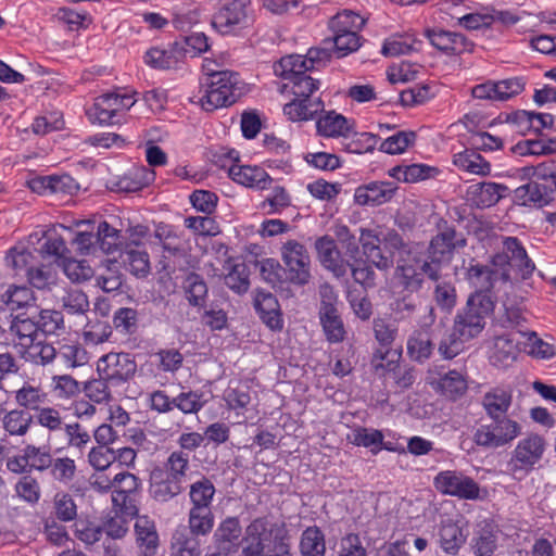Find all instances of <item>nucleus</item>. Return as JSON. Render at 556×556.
<instances>
[{
    "mask_svg": "<svg viewBox=\"0 0 556 556\" xmlns=\"http://www.w3.org/2000/svg\"><path fill=\"white\" fill-rule=\"evenodd\" d=\"M494 302L491 294L477 291L467 300L466 306L460 309L454 319L452 331L441 339L439 354L444 359L456 357L464 348V343L476 338L485 326V317L493 312Z\"/></svg>",
    "mask_w": 556,
    "mask_h": 556,
    "instance_id": "obj_1",
    "label": "nucleus"
},
{
    "mask_svg": "<svg viewBox=\"0 0 556 556\" xmlns=\"http://www.w3.org/2000/svg\"><path fill=\"white\" fill-rule=\"evenodd\" d=\"M203 67L207 75L206 88L199 100L203 110L212 112L229 106L244 93V84L237 73L218 71L217 64L211 60H205Z\"/></svg>",
    "mask_w": 556,
    "mask_h": 556,
    "instance_id": "obj_2",
    "label": "nucleus"
},
{
    "mask_svg": "<svg viewBox=\"0 0 556 556\" xmlns=\"http://www.w3.org/2000/svg\"><path fill=\"white\" fill-rule=\"evenodd\" d=\"M501 251L493 255L492 266L501 269V279L506 285L510 281L509 268L517 271L522 278H529L535 265L528 256L527 251L522 243L516 237H502Z\"/></svg>",
    "mask_w": 556,
    "mask_h": 556,
    "instance_id": "obj_3",
    "label": "nucleus"
},
{
    "mask_svg": "<svg viewBox=\"0 0 556 556\" xmlns=\"http://www.w3.org/2000/svg\"><path fill=\"white\" fill-rule=\"evenodd\" d=\"M490 422L479 425L472 440L479 447L495 450L510 445L520 434L521 425L507 416L490 418Z\"/></svg>",
    "mask_w": 556,
    "mask_h": 556,
    "instance_id": "obj_4",
    "label": "nucleus"
},
{
    "mask_svg": "<svg viewBox=\"0 0 556 556\" xmlns=\"http://www.w3.org/2000/svg\"><path fill=\"white\" fill-rule=\"evenodd\" d=\"M425 276L438 280L439 268L412 251L406 252V255H401L395 268V279L404 290L408 292L418 291L422 286Z\"/></svg>",
    "mask_w": 556,
    "mask_h": 556,
    "instance_id": "obj_5",
    "label": "nucleus"
},
{
    "mask_svg": "<svg viewBox=\"0 0 556 556\" xmlns=\"http://www.w3.org/2000/svg\"><path fill=\"white\" fill-rule=\"evenodd\" d=\"M287 539L285 525L267 517L253 520L247 528V546L244 556H263L266 547L275 542Z\"/></svg>",
    "mask_w": 556,
    "mask_h": 556,
    "instance_id": "obj_6",
    "label": "nucleus"
},
{
    "mask_svg": "<svg viewBox=\"0 0 556 556\" xmlns=\"http://www.w3.org/2000/svg\"><path fill=\"white\" fill-rule=\"evenodd\" d=\"M280 256L292 283L305 286L309 282L312 261L303 243L294 239L287 240L280 248Z\"/></svg>",
    "mask_w": 556,
    "mask_h": 556,
    "instance_id": "obj_7",
    "label": "nucleus"
},
{
    "mask_svg": "<svg viewBox=\"0 0 556 556\" xmlns=\"http://www.w3.org/2000/svg\"><path fill=\"white\" fill-rule=\"evenodd\" d=\"M248 0H218L212 26L223 35L236 34L248 26Z\"/></svg>",
    "mask_w": 556,
    "mask_h": 556,
    "instance_id": "obj_8",
    "label": "nucleus"
},
{
    "mask_svg": "<svg viewBox=\"0 0 556 556\" xmlns=\"http://www.w3.org/2000/svg\"><path fill=\"white\" fill-rule=\"evenodd\" d=\"M97 371L111 386H119L130 380L136 371L135 359L127 353H109L99 358Z\"/></svg>",
    "mask_w": 556,
    "mask_h": 556,
    "instance_id": "obj_9",
    "label": "nucleus"
},
{
    "mask_svg": "<svg viewBox=\"0 0 556 556\" xmlns=\"http://www.w3.org/2000/svg\"><path fill=\"white\" fill-rule=\"evenodd\" d=\"M437 491L462 500H477L480 494L478 483L457 470L440 471L433 479Z\"/></svg>",
    "mask_w": 556,
    "mask_h": 556,
    "instance_id": "obj_10",
    "label": "nucleus"
},
{
    "mask_svg": "<svg viewBox=\"0 0 556 556\" xmlns=\"http://www.w3.org/2000/svg\"><path fill=\"white\" fill-rule=\"evenodd\" d=\"M242 528L237 517H227L217 527L205 556H232L239 549Z\"/></svg>",
    "mask_w": 556,
    "mask_h": 556,
    "instance_id": "obj_11",
    "label": "nucleus"
},
{
    "mask_svg": "<svg viewBox=\"0 0 556 556\" xmlns=\"http://www.w3.org/2000/svg\"><path fill=\"white\" fill-rule=\"evenodd\" d=\"M546 446L547 443L542 435L538 433L527 434L518 441L511 453L510 465L513 469L531 470L543 458Z\"/></svg>",
    "mask_w": 556,
    "mask_h": 556,
    "instance_id": "obj_12",
    "label": "nucleus"
},
{
    "mask_svg": "<svg viewBox=\"0 0 556 556\" xmlns=\"http://www.w3.org/2000/svg\"><path fill=\"white\" fill-rule=\"evenodd\" d=\"M435 313L432 306L427 307V314L421 319V329L413 331L407 339V354L418 363L429 359L433 352V343L426 328L435 321Z\"/></svg>",
    "mask_w": 556,
    "mask_h": 556,
    "instance_id": "obj_13",
    "label": "nucleus"
},
{
    "mask_svg": "<svg viewBox=\"0 0 556 556\" xmlns=\"http://www.w3.org/2000/svg\"><path fill=\"white\" fill-rule=\"evenodd\" d=\"M513 388L510 386H493L481 396L480 404L489 418L506 416L513 405Z\"/></svg>",
    "mask_w": 556,
    "mask_h": 556,
    "instance_id": "obj_14",
    "label": "nucleus"
},
{
    "mask_svg": "<svg viewBox=\"0 0 556 556\" xmlns=\"http://www.w3.org/2000/svg\"><path fill=\"white\" fill-rule=\"evenodd\" d=\"M396 190L394 182L371 181L355 189L354 200L358 205H381L391 201Z\"/></svg>",
    "mask_w": 556,
    "mask_h": 556,
    "instance_id": "obj_15",
    "label": "nucleus"
},
{
    "mask_svg": "<svg viewBox=\"0 0 556 556\" xmlns=\"http://www.w3.org/2000/svg\"><path fill=\"white\" fill-rule=\"evenodd\" d=\"M359 242L367 264L370 263L380 270H388L393 266V255L382 252L380 237L374 230L362 229Z\"/></svg>",
    "mask_w": 556,
    "mask_h": 556,
    "instance_id": "obj_16",
    "label": "nucleus"
},
{
    "mask_svg": "<svg viewBox=\"0 0 556 556\" xmlns=\"http://www.w3.org/2000/svg\"><path fill=\"white\" fill-rule=\"evenodd\" d=\"M320 264L336 277H342L348 271V263L342 258L336 241L329 236H323L315 242Z\"/></svg>",
    "mask_w": 556,
    "mask_h": 556,
    "instance_id": "obj_17",
    "label": "nucleus"
},
{
    "mask_svg": "<svg viewBox=\"0 0 556 556\" xmlns=\"http://www.w3.org/2000/svg\"><path fill=\"white\" fill-rule=\"evenodd\" d=\"M426 35L433 47L448 54H460L472 49V43L459 33L427 29Z\"/></svg>",
    "mask_w": 556,
    "mask_h": 556,
    "instance_id": "obj_18",
    "label": "nucleus"
},
{
    "mask_svg": "<svg viewBox=\"0 0 556 556\" xmlns=\"http://www.w3.org/2000/svg\"><path fill=\"white\" fill-rule=\"evenodd\" d=\"M317 132L328 138H350L355 135L354 122L334 111L326 112L316 122Z\"/></svg>",
    "mask_w": 556,
    "mask_h": 556,
    "instance_id": "obj_19",
    "label": "nucleus"
},
{
    "mask_svg": "<svg viewBox=\"0 0 556 556\" xmlns=\"http://www.w3.org/2000/svg\"><path fill=\"white\" fill-rule=\"evenodd\" d=\"M231 179L242 186L256 189H267L273 179L260 166L231 164L228 167Z\"/></svg>",
    "mask_w": 556,
    "mask_h": 556,
    "instance_id": "obj_20",
    "label": "nucleus"
},
{
    "mask_svg": "<svg viewBox=\"0 0 556 556\" xmlns=\"http://www.w3.org/2000/svg\"><path fill=\"white\" fill-rule=\"evenodd\" d=\"M429 384L437 393L453 401L463 396L468 389L466 377L455 369L448 370L439 378H432Z\"/></svg>",
    "mask_w": 556,
    "mask_h": 556,
    "instance_id": "obj_21",
    "label": "nucleus"
},
{
    "mask_svg": "<svg viewBox=\"0 0 556 556\" xmlns=\"http://www.w3.org/2000/svg\"><path fill=\"white\" fill-rule=\"evenodd\" d=\"M154 237L162 244L164 251L172 255H182L188 248V240L177 227L160 223L155 226Z\"/></svg>",
    "mask_w": 556,
    "mask_h": 556,
    "instance_id": "obj_22",
    "label": "nucleus"
},
{
    "mask_svg": "<svg viewBox=\"0 0 556 556\" xmlns=\"http://www.w3.org/2000/svg\"><path fill=\"white\" fill-rule=\"evenodd\" d=\"M323 111L324 102L320 98H293L283 106L285 115L292 122L313 119Z\"/></svg>",
    "mask_w": 556,
    "mask_h": 556,
    "instance_id": "obj_23",
    "label": "nucleus"
},
{
    "mask_svg": "<svg viewBox=\"0 0 556 556\" xmlns=\"http://www.w3.org/2000/svg\"><path fill=\"white\" fill-rule=\"evenodd\" d=\"M518 352V342L513 334L498 336L493 341L490 361L497 367H508L516 361Z\"/></svg>",
    "mask_w": 556,
    "mask_h": 556,
    "instance_id": "obj_24",
    "label": "nucleus"
},
{
    "mask_svg": "<svg viewBox=\"0 0 556 556\" xmlns=\"http://www.w3.org/2000/svg\"><path fill=\"white\" fill-rule=\"evenodd\" d=\"M455 230L445 229L438 233L430 242L429 263L440 269V264L448 262L455 249Z\"/></svg>",
    "mask_w": 556,
    "mask_h": 556,
    "instance_id": "obj_25",
    "label": "nucleus"
},
{
    "mask_svg": "<svg viewBox=\"0 0 556 556\" xmlns=\"http://www.w3.org/2000/svg\"><path fill=\"white\" fill-rule=\"evenodd\" d=\"M508 188L502 184L485 181L470 187L471 200L477 206L490 207L506 197Z\"/></svg>",
    "mask_w": 556,
    "mask_h": 556,
    "instance_id": "obj_26",
    "label": "nucleus"
},
{
    "mask_svg": "<svg viewBox=\"0 0 556 556\" xmlns=\"http://www.w3.org/2000/svg\"><path fill=\"white\" fill-rule=\"evenodd\" d=\"M136 541L144 556L155 554L159 545V535L155 525L146 516H140L135 522Z\"/></svg>",
    "mask_w": 556,
    "mask_h": 556,
    "instance_id": "obj_27",
    "label": "nucleus"
},
{
    "mask_svg": "<svg viewBox=\"0 0 556 556\" xmlns=\"http://www.w3.org/2000/svg\"><path fill=\"white\" fill-rule=\"evenodd\" d=\"M454 165L464 172L478 176H489L491 174V164L476 150L466 149L456 153L453 157Z\"/></svg>",
    "mask_w": 556,
    "mask_h": 556,
    "instance_id": "obj_28",
    "label": "nucleus"
},
{
    "mask_svg": "<svg viewBox=\"0 0 556 556\" xmlns=\"http://www.w3.org/2000/svg\"><path fill=\"white\" fill-rule=\"evenodd\" d=\"M552 186H543L536 181H530L515 190L516 198L523 205L545 206L551 200Z\"/></svg>",
    "mask_w": 556,
    "mask_h": 556,
    "instance_id": "obj_29",
    "label": "nucleus"
},
{
    "mask_svg": "<svg viewBox=\"0 0 556 556\" xmlns=\"http://www.w3.org/2000/svg\"><path fill=\"white\" fill-rule=\"evenodd\" d=\"M254 305L261 314V318L271 329L281 328V319L279 316V304L276 298L270 293L263 290L256 292Z\"/></svg>",
    "mask_w": 556,
    "mask_h": 556,
    "instance_id": "obj_30",
    "label": "nucleus"
},
{
    "mask_svg": "<svg viewBox=\"0 0 556 556\" xmlns=\"http://www.w3.org/2000/svg\"><path fill=\"white\" fill-rule=\"evenodd\" d=\"M383 439L384 435L380 430L365 427H355L346 435L348 442L369 448L374 455L382 450Z\"/></svg>",
    "mask_w": 556,
    "mask_h": 556,
    "instance_id": "obj_31",
    "label": "nucleus"
},
{
    "mask_svg": "<svg viewBox=\"0 0 556 556\" xmlns=\"http://www.w3.org/2000/svg\"><path fill=\"white\" fill-rule=\"evenodd\" d=\"M48 394L40 386H34L24 382L23 386L14 392L15 403L24 410L37 412L47 402Z\"/></svg>",
    "mask_w": 556,
    "mask_h": 556,
    "instance_id": "obj_32",
    "label": "nucleus"
},
{
    "mask_svg": "<svg viewBox=\"0 0 556 556\" xmlns=\"http://www.w3.org/2000/svg\"><path fill=\"white\" fill-rule=\"evenodd\" d=\"M97 286L104 292H112L122 286L123 275L119 271V263L116 260H104L98 267Z\"/></svg>",
    "mask_w": 556,
    "mask_h": 556,
    "instance_id": "obj_33",
    "label": "nucleus"
},
{
    "mask_svg": "<svg viewBox=\"0 0 556 556\" xmlns=\"http://www.w3.org/2000/svg\"><path fill=\"white\" fill-rule=\"evenodd\" d=\"M0 421L10 435L23 437L28 432L34 417L24 409L14 408L5 410Z\"/></svg>",
    "mask_w": 556,
    "mask_h": 556,
    "instance_id": "obj_34",
    "label": "nucleus"
},
{
    "mask_svg": "<svg viewBox=\"0 0 556 556\" xmlns=\"http://www.w3.org/2000/svg\"><path fill=\"white\" fill-rule=\"evenodd\" d=\"M434 167L425 164L397 165L388 170V175L399 181L416 182L432 177Z\"/></svg>",
    "mask_w": 556,
    "mask_h": 556,
    "instance_id": "obj_35",
    "label": "nucleus"
},
{
    "mask_svg": "<svg viewBox=\"0 0 556 556\" xmlns=\"http://www.w3.org/2000/svg\"><path fill=\"white\" fill-rule=\"evenodd\" d=\"M401 355V352L394 349H377L371 357L375 374L380 377L395 374L400 366Z\"/></svg>",
    "mask_w": 556,
    "mask_h": 556,
    "instance_id": "obj_36",
    "label": "nucleus"
},
{
    "mask_svg": "<svg viewBox=\"0 0 556 556\" xmlns=\"http://www.w3.org/2000/svg\"><path fill=\"white\" fill-rule=\"evenodd\" d=\"M123 263L138 278L147 277L151 271L150 256L143 249L128 247L124 252Z\"/></svg>",
    "mask_w": 556,
    "mask_h": 556,
    "instance_id": "obj_37",
    "label": "nucleus"
},
{
    "mask_svg": "<svg viewBox=\"0 0 556 556\" xmlns=\"http://www.w3.org/2000/svg\"><path fill=\"white\" fill-rule=\"evenodd\" d=\"M214 514L210 507L190 506L188 526L193 535H206L214 527Z\"/></svg>",
    "mask_w": 556,
    "mask_h": 556,
    "instance_id": "obj_38",
    "label": "nucleus"
},
{
    "mask_svg": "<svg viewBox=\"0 0 556 556\" xmlns=\"http://www.w3.org/2000/svg\"><path fill=\"white\" fill-rule=\"evenodd\" d=\"M498 268H490L486 265L471 264L468 267L467 276L468 279L482 292L488 294L489 291L494 288V283L497 279H501V273Z\"/></svg>",
    "mask_w": 556,
    "mask_h": 556,
    "instance_id": "obj_39",
    "label": "nucleus"
},
{
    "mask_svg": "<svg viewBox=\"0 0 556 556\" xmlns=\"http://www.w3.org/2000/svg\"><path fill=\"white\" fill-rule=\"evenodd\" d=\"M305 62L307 61L304 55H287L275 63L274 72L277 76L290 81L296 77H300V75H304L308 71Z\"/></svg>",
    "mask_w": 556,
    "mask_h": 556,
    "instance_id": "obj_40",
    "label": "nucleus"
},
{
    "mask_svg": "<svg viewBox=\"0 0 556 556\" xmlns=\"http://www.w3.org/2000/svg\"><path fill=\"white\" fill-rule=\"evenodd\" d=\"M215 493L216 489L213 482L208 478L202 477L190 484V506L212 508Z\"/></svg>",
    "mask_w": 556,
    "mask_h": 556,
    "instance_id": "obj_41",
    "label": "nucleus"
},
{
    "mask_svg": "<svg viewBox=\"0 0 556 556\" xmlns=\"http://www.w3.org/2000/svg\"><path fill=\"white\" fill-rule=\"evenodd\" d=\"M121 230L103 220L98 225L96 243L102 252L111 254L118 251L123 244Z\"/></svg>",
    "mask_w": 556,
    "mask_h": 556,
    "instance_id": "obj_42",
    "label": "nucleus"
},
{
    "mask_svg": "<svg viewBox=\"0 0 556 556\" xmlns=\"http://www.w3.org/2000/svg\"><path fill=\"white\" fill-rule=\"evenodd\" d=\"M111 99L110 92L94 99L93 104L86 110V114L91 123L100 125L118 123V121H113Z\"/></svg>",
    "mask_w": 556,
    "mask_h": 556,
    "instance_id": "obj_43",
    "label": "nucleus"
},
{
    "mask_svg": "<svg viewBox=\"0 0 556 556\" xmlns=\"http://www.w3.org/2000/svg\"><path fill=\"white\" fill-rule=\"evenodd\" d=\"M319 318L327 339L330 342H341L344 339L345 330L337 308L319 311Z\"/></svg>",
    "mask_w": 556,
    "mask_h": 556,
    "instance_id": "obj_44",
    "label": "nucleus"
},
{
    "mask_svg": "<svg viewBox=\"0 0 556 556\" xmlns=\"http://www.w3.org/2000/svg\"><path fill=\"white\" fill-rule=\"evenodd\" d=\"M302 556H325L326 546L323 532L317 527L307 528L300 543Z\"/></svg>",
    "mask_w": 556,
    "mask_h": 556,
    "instance_id": "obj_45",
    "label": "nucleus"
},
{
    "mask_svg": "<svg viewBox=\"0 0 556 556\" xmlns=\"http://www.w3.org/2000/svg\"><path fill=\"white\" fill-rule=\"evenodd\" d=\"M365 24V20L353 11H343L333 16L329 27L333 34L358 33Z\"/></svg>",
    "mask_w": 556,
    "mask_h": 556,
    "instance_id": "obj_46",
    "label": "nucleus"
},
{
    "mask_svg": "<svg viewBox=\"0 0 556 556\" xmlns=\"http://www.w3.org/2000/svg\"><path fill=\"white\" fill-rule=\"evenodd\" d=\"M497 530L492 525L479 529L473 539V551L477 556H492L497 546Z\"/></svg>",
    "mask_w": 556,
    "mask_h": 556,
    "instance_id": "obj_47",
    "label": "nucleus"
},
{
    "mask_svg": "<svg viewBox=\"0 0 556 556\" xmlns=\"http://www.w3.org/2000/svg\"><path fill=\"white\" fill-rule=\"evenodd\" d=\"M417 40L409 35H392L382 45L381 53L384 56H399L416 50Z\"/></svg>",
    "mask_w": 556,
    "mask_h": 556,
    "instance_id": "obj_48",
    "label": "nucleus"
},
{
    "mask_svg": "<svg viewBox=\"0 0 556 556\" xmlns=\"http://www.w3.org/2000/svg\"><path fill=\"white\" fill-rule=\"evenodd\" d=\"M22 355L28 362L46 365L55 358L56 351L53 345L45 343L40 338H38L22 351Z\"/></svg>",
    "mask_w": 556,
    "mask_h": 556,
    "instance_id": "obj_49",
    "label": "nucleus"
},
{
    "mask_svg": "<svg viewBox=\"0 0 556 556\" xmlns=\"http://www.w3.org/2000/svg\"><path fill=\"white\" fill-rule=\"evenodd\" d=\"M36 422L42 428L47 429L50 434L63 431L67 425L61 412L52 406L39 408L35 416Z\"/></svg>",
    "mask_w": 556,
    "mask_h": 556,
    "instance_id": "obj_50",
    "label": "nucleus"
},
{
    "mask_svg": "<svg viewBox=\"0 0 556 556\" xmlns=\"http://www.w3.org/2000/svg\"><path fill=\"white\" fill-rule=\"evenodd\" d=\"M11 332L16 337V344L25 350L31 342H35L40 336L36 321L25 318L15 319L11 325Z\"/></svg>",
    "mask_w": 556,
    "mask_h": 556,
    "instance_id": "obj_51",
    "label": "nucleus"
},
{
    "mask_svg": "<svg viewBox=\"0 0 556 556\" xmlns=\"http://www.w3.org/2000/svg\"><path fill=\"white\" fill-rule=\"evenodd\" d=\"M439 538L442 549L448 554H455L465 542L460 528L454 523L442 525Z\"/></svg>",
    "mask_w": 556,
    "mask_h": 556,
    "instance_id": "obj_52",
    "label": "nucleus"
},
{
    "mask_svg": "<svg viewBox=\"0 0 556 556\" xmlns=\"http://www.w3.org/2000/svg\"><path fill=\"white\" fill-rule=\"evenodd\" d=\"M53 513L55 517L63 521L70 522L77 517V505L73 496L66 492H58L53 497Z\"/></svg>",
    "mask_w": 556,
    "mask_h": 556,
    "instance_id": "obj_53",
    "label": "nucleus"
},
{
    "mask_svg": "<svg viewBox=\"0 0 556 556\" xmlns=\"http://www.w3.org/2000/svg\"><path fill=\"white\" fill-rule=\"evenodd\" d=\"M34 301L33 291L24 286H11L2 295V302L12 311L28 306Z\"/></svg>",
    "mask_w": 556,
    "mask_h": 556,
    "instance_id": "obj_54",
    "label": "nucleus"
},
{
    "mask_svg": "<svg viewBox=\"0 0 556 556\" xmlns=\"http://www.w3.org/2000/svg\"><path fill=\"white\" fill-rule=\"evenodd\" d=\"M352 258L353 262L348 264V267L351 269L354 281L363 286L365 289L374 288L376 286V273L372 267L362 257L354 256Z\"/></svg>",
    "mask_w": 556,
    "mask_h": 556,
    "instance_id": "obj_55",
    "label": "nucleus"
},
{
    "mask_svg": "<svg viewBox=\"0 0 556 556\" xmlns=\"http://www.w3.org/2000/svg\"><path fill=\"white\" fill-rule=\"evenodd\" d=\"M7 265L15 270L16 275H28L30 268L36 263V256L26 250L11 249L5 256Z\"/></svg>",
    "mask_w": 556,
    "mask_h": 556,
    "instance_id": "obj_56",
    "label": "nucleus"
},
{
    "mask_svg": "<svg viewBox=\"0 0 556 556\" xmlns=\"http://www.w3.org/2000/svg\"><path fill=\"white\" fill-rule=\"evenodd\" d=\"M63 309L71 315H81L89 309V301L87 295L77 289L65 292L61 299Z\"/></svg>",
    "mask_w": 556,
    "mask_h": 556,
    "instance_id": "obj_57",
    "label": "nucleus"
},
{
    "mask_svg": "<svg viewBox=\"0 0 556 556\" xmlns=\"http://www.w3.org/2000/svg\"><path fill=\"white\" fill-rule=\"evenodd\" d=\"M50 473L58 482L67 484L76 475V464L73 458L58 457L51 459Z\"/></svg>",
    "mask_w": 556,
    "mask_h": 556,
    "instance_id": "obj_58",
    "label": "nucleus"
},
{
    "mask_svg": "<svg viewBox=\"0 0 556 556\" xmlns=\"http://www.w3.org/2000/svg\"><path fill=\"white\" fill-rule=\"evenodd\" d=\"M63 431L66 435L67 446L80 453L91 441L89 432L79 422L67 424Z\"/></svg>",
    "mask_w": 556,
    "mask_h": 556,
    "instance_id": "obj_59",
    "label": "nucleus"
},
{
    "mask_svg": "<svg viewBox=\"0 0 556 556\" xmlns=\"http://www.w3.org/2000/svg\"><path fill=\"white\" fill-rule=\"evenodd\" d=\"M291 205V198L289 193L282 187H275L271 193L264 199L261 207L267 212V214H280L285 208Z\"/></svg>",
    "mask_w": 556,
    "mask_h": 556,
    "instance_id": "obj_60",
    "label": "nucleus"
},
{
    "mask_svg": "<svg viewBox=\"0 0 556 556\" xmlns=\"http://www.w3.org/2000/svg\"><path fill=\"white\" fill-rule=\"evenodd\" d=\"M23 454L29 468L38 471L48 469L51 465V455L46 447L28 444L23 448Z\"/></svg>",
    "mask_w": 556,
    "mask_h": 556,
    "instance_id": "obj_61",
    "label": "nucleus"
},
{
    "mask_svg": "<svg viewBox=\"0 0 556 556\" xmlns=\"http://www.w3.org/2000/svg\"><path fill=\"white\" fill-rule=\"evenodd\" d=\"M39 334H56L63 328V316L58 311L43 309L36 320Z\"/></svg>",
    "mask_w": 556,
    "mask_h": 556,
    "instance_id": "obj_62",
    "label": "nucleus"
},
{
    "mask_svg": "<svg viewBox=\"0 0 556 556\" xmlns=\"http://www.w3.org/2000/svg\"><path fill=\"white\" fill-rule=\"evenodd\" d=\"M16 495L29 504L40 500L41 491L38 481L31 476L22 477L14 486Z\"/></svg>",
    "mask_w": 556,
    "mask_h": 556,
    "instance_id": "obj_63",
    "label": "nucleus"
},
{
    "mask_svg": "<svg viewBox=\"0 0 556 556\" xmlns=\"http://www.w3.org/2000/svg\"><path fill=\"white\" fill-rule=\"evenodd\" d=\"M375 339L380 346L378 349H392V344L397 336V326L384 319L374 320Z\"/></svg>",
    "mask_w": 556,
    "mask_h": 556,
    "instance_id": "obj_64",
    "label": "nucleus"
}]
</instances>
